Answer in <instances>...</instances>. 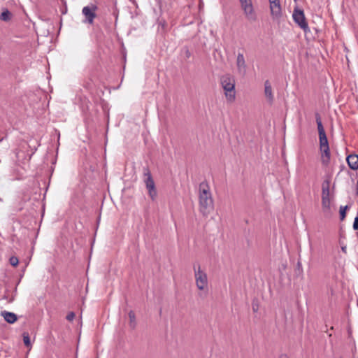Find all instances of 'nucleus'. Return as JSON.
<instances>
[{"label":"nucleus","mask_w":358,"mask_h":358,"mask_svg":"<svg viewBox=\"0 0 358 358\" xmlns=\"http://www.w3.org/2000/svg\"><path fill=\"white\" fill-rule=\"evenodd\" d=\"M315 116L318 130L320 149L322 152V164L324 166H328L331 157L329 141L320 113L317 112L315 113Z\"/></svg>","instance_id":"obj_1"},{"label":"nucleus","mask_w":358,"mask_h":358,"mask_svg":"<svg viewBox=\"0 0 358 358\" xmlns=\"http://www.w3.org/2000/svg\"><path fill=\"white\" fill-rule=\"evenodd\" d=\"M199 207L203 216H207L213 210V200L206 181L199 184Z\"/></svg>","instance_id":"obj_2"},{"label":"nucleus","mask_w":358,"mask_h":358,"mask_svg":"<svg viewBox=\"0 0 358 358\" xmlns=\"http://www.w3.org/2000/svg\"><path fill=\"white\" fill-rule=\"evenodd\" d=\"M330 183L331 176H328L322 184V209L324 217L327 218L331 217L333 215L331 209Z\"/></svg>","instance_id":"obj_3"},{"label":"nucleus","mask_w":358,"mask_h":358,"mask_svg":"<svg viewBox=\"0 0 358 358\" xmlns=\"http://www.w3.org/2000/svg\"><path fill=\"white\" fill-rule=\"evenodd\" d=\"M220 81L227 99L229 101H234L236 94L234 78L229 74H225L221 77Z\"/></svg>","instance_id":"obj_4"},{"label":"nucleus","mask_w":358,"mask_h":358,"mask_svg":"<svg viewBox=\"0 0 358 358\" xmlns=\"http://www.w3.org/2000/svg\"><path fill=\"white\" fill-rule=\"evenodd\" d=\"M292 17L294 22L301 29L303 30L305 34L306 35L308 32H310V29L308 27V22L305 17V14L303 9L299 8L298 6H296L294 9Z\"/></svg>","instance_id":"obj_5"},{"label":"nucleus","mask_w":358,"mask_h":358,"mask_svg":"<svg viewBox=\"0 0 358 358\" xmlns=\"http://www.w3.org/2000/svg\"><path fill=\"white\" fill-rule=\"evenodd\" d=\"M144 176L147 178L144 182L146 189H148V194L152 201H155L157 197V191L155 186V181L148 167L144 169Z\"/></svg>","instance_id":"obj_6"},{"label":"nucleus","mask_w":358,"mask_h":358,"mask_svg":"<svg viewBox=\"0 0 358 358\" xmlns=\"http://www.w3.org/2000/svg\"><path fill=\"white\" fill-rule=\"evenodd\" d=\"M98 10V6L94 3L85 6L82 10V13L85 16V22L89 24H93L94 19L97 17L96 11Z\"/></svg>","instance_id":"obj_7"},{"label":"nucleus","mask_w":358,"mask_h":358,"mask_svg":"<svg viewBox=\"0 0 358 358\" xmlns=\"http://www.w3.org/2000/svg\"><path fill=\"white\" fill-rule=\"evenodd\" d=\"M194 270L195 273V278L197 288L199 290H203L204 287L208 284V278L206 273L201 270L200 266H198V271H196V266L194 265Z\"/></svg>","instance_id":"obj_8"},{"label":"nucleus","mask_w":358,"mask_h":358,"mask_svg":"<svg viewBox=\"0 0 358 358\" xmlns=\"http://www.w3.org/2000/svg\"><path fill=\"white\" fill-rule=\"evenodd\" d=\"M241 7L249 20L255 21L257 17L254 12L251 0H239Z\"/></svg>","instance_id":"obj_9"},{"label":"nucleus","mask_w":358,"mask_h":358,"mask_svg":"<svg viewBox=\"0 0 358 358\" xmlns=\"http://www.w3.org/2000/svg\"><path fill=\"white\" fill-rule=\"evenodd\" d=\"M236 66L239 73L244 76L246 73L247 65L243 54L238 53L236 59Z\"/></svg>","instance_id":"obj_10"},{"label":"nucleus","mask_w":358,"mask_h":358,"mask_svg":"<svg viewBox=\"0 0 358 358\" xmlns=\"http://www.w3.org/2000/svg\"><path fill=\"white\" fill-rule=\"evenodd\" d=\"M271 14L273 18L278 19L282 16V10L280 1L270 3Z\"/></svg>","instance_id":"obj_11"},{"label":"nucleus","mask_w":358,"mask_h":358,"mask_svg":"<svg viewBox=\"0 0 358 358\" xmlns=\"http://www.w3.org/2000/svg\"><path fill=\"white\" fill-rule=\"evenodd\" d=\"M347 163L352 170L356 171L358 169V155L350 154L346 158Z\"/></svg>","instance_id":"obj_12"},{"label":"nucleus","mask_w":358,"mask_h":358,"mask_svg":"<svg viewBox=\"0 0 358 358\" xmlns=\"http://www.w3.org/2000/svg\"><path fill=\"white\" fill-rule=\"evenodd\" d=\"M264 94L268 103L272 104L273 102V95L271 83L268 80L264 83Z\"/></svg>","instance_id":"obj_13"},{"label":"nucleus","mask_w":358,"mask_h":358,"mask_svg":"<svg viewBox=\"0 0 358 358\" xmlns=\"http://www.w3.org/2000/svg\"><path fill=\"white\" fill-rule=\"evenodd\" d=\"M1 315L3 317L5 321L8 324H14L18 319V317L16 314L6 310L2 311Z\"/></svg>","instance_id":"obj_14"},{"label":"nucleus","mask_w":358,"mask_h":358,"mask_svg":"<svg viewBox=\"0 0 358 358\" xmlns=\"http://www.w3.org/2000/svg\"><path fill=\"white\" fill-rule=\"evenodd\" d=\"M128 316H129V325L130 328L132 330H134V329H136V325H137V322H136V315H135L134 311V310H130L128 313Z\"/></svg>","instance_id":"obj_15"},{"label":"nucleus","mask_w":358,"mask_h":358,"mask_svg":"<svg viewBox=\"0 0 358 358\" xmlns=\"http://www.w3.org/2000/svg\"><path fill=\"white\" fill-rule=\"evenodd\" d=\"M11 18H12V13L7 8H5L0 15V20L3 22H8L11 20Z\"/></svg>","instance_id":"obj_16"},{"label":"nucleus","mask_w":358,"mask_h":358,"mask_svg":"<svg viewBox=\"0 0 358 358\" xmlns=\"http://www.w3.org/2000/svg\"><path fill=\"white\" fill-rule=\"evenodd\" d=\"M350 206L348 205H346L345 206H341L339 209V217L341 221H343L347 215V211L350 209Z\"/></svg>","instance_id":"obj_17"},{"label":"nucleus","mask_w":358,"mask_h":358,"mask_svg":"<svg viewBox=\"0 0 358 358\" xmlns=\"http://www.w3.org/2000/svg\"><path fill=\"white\" fill-rule=\"evenodd\" d=\"M22 337H23L24 345L27 348H29V350H30L31 348V339H30V336H29V333L28 332H23Z\"/></svg>","instance_id":"obj_18"},{"label":"nucleus","mask_w":358,"mask_h":358,"mask_svg":"<svg viewBox=\"0 0 358 358\" xmlns=\"http://www.w3.org/2000/svg\"><path fill=\"white\" fill-rule=\"evenodd\" d=\"M302 273H303L302 264H301L300 260H299L297 262V264H296V268H295V270H294V275L296 277H299V276L301 275Z\"/></svg>","instance_id":"obj_19"},{"label":"nucleus","mask_w":358,"mask_h":358,"mask_svg":"<svg viewBox=\"0 0 358 358\" xmlns=\"http://www.w3.org/2000/svg\"><path fill=\"white\" fill-rule=\"evenodd\" d=\"M259 300L257 298H254L252 301V309L254 313H257L259 310Z\"/></svg>","instance_id":"obj_20"},{"label":"nucleus","mask_w":358,"mask_h":358,"mask_svg":"<svg viewBox=\"0 0 358 358\" xmlns=\"http://www.w3.org/2000/svg\"><path fill=\"white\" fill-rule=\"evenodd\" d=\"M9 263L11 266L16 267L19 264V259L17 257L13 256L9 259Z\"/></svg>","instance_id":"obj_21"},{"label":"nucleus","mask_w":358,"mask_h":358,"mask_svg":"<svg viewBox=\"0 0 358 358\" xmlns=\"http://www.w3.org/2000/svg\"><path fill=\"white\" fill-rule=\"evenodd\" d=\"M76 317V314L74 312L71 311V312H69L66 317V319L68 320V321H72Z\"/></svg>","instance_id":"obj_22"},{"label":"nucleus","mask_w":358,"mask_h":358,"mask_svg":"<svg viewBox=\"0 0 358 358\" xmlns=\"http://www.w3.org/2000/svg\"><path fill=\"white\" fill-rule=\"evenodd\" d=\"M353 229L358 231V216H356L352 225Z\"/></svg>","instance_id":"obj_23"},{"label":"nucleus","mask_w":358,"mask_h":358,"mask_svg":"<svg viewBox=\"0 0 358 358\" xmlns=\"http://www.w3.org/2000/svg\"><path fill=\"white\" fill-rule=\"evenodd\" d=\"M185 57L187 59L189 58L192 55V53L187 47H185Z\"/></svg>","instance_id":"obj_24"},{"label":"nucleus","mask_w":358,"mask_h":358,"mask_svg":"<svg viewBox=\"0 0 358 358\" xmlns=\"http://www.w3.org/2000/svg\"><path fill=\"white\" fill-rule=\"evenodd\" d=\"M341 250L343 252L346 253L347 252V248L345 245H341Z\"/></svg>","instance_id":"obj_25"},{"label":"nucleus","mask_w":358,"mask_h":358,"mask_svg":"<svg viewBox=\"0 0 358 358\" xmlns=\"http://www.w3.org/2000/svg\"><path fill=\"white\" fill-rule=\"evenodd\" d=\"M279 358H288V356L286 354H282L280 355Z\"/></svg>","instance_id":"obj_26"},{"label":"nucleus","mask_w":358,"mask_h":358,"mask_svg":"<svg viewBox=\"0 0 358 358\" xmlns=\"http://www.w3.org/2000/svg\"><path fill=\"white\" fill-rule=\"evenodd\" d=\"M3 299H8V295L7 294H4L3 296Z\"/></svg>","instance_id":"obj_27"},{"label":"nucleus","mask_w":358,"mask_h":358,"mask_svg":"<svg viewBox=\"0 0 358 358\" xmlns=\"http://www.w3.org/2000/svg\"><path fill=\"white\" fill-rule=\"evenodd\" d=\"M13 301V298H11V299L8 301V302H12Z\"/></svg>","instance_id":"obj_28"},{"label":"nucleus","mask_w":358,"mask_h":358,"mask_svg":"<svg viewBox=\"0 0 358 358\" xmlns=\"http://www.w3.org/2000/svg\"><path fill=\"white\" fill-rule=\"evenodd\" d=\"M2 141V138H0V142Z\"/></svg>","instance_id":"obj_29"},{"label":"nucleus","mask_w":358,"mask_h":358,"mask_svg":"<svg viewBox=\"0 0 358 358\" xmlns=\"http://www.w3.org/2000/svg\"><path fill=\"white\" fill-rule=\"evenodd\" d=\"M357 236H358V232H357Z\"/></svg>","instance_id":"obj_30"},{"label":"nucleus","mask_w":358,"mask_h":358,"mask_svg":"<svg viewBox=\"0 0 358 358\" xmlns=\"http://www.w3.org/2000/svg\"><path fill=\"white\" fill-rule=\"evenodd\" d=\"M338 358H343V357H338Z\"/></svg>","instance_id":"obj_31"},{"label":"nucleus","mask_w":358,"mask_h":358,"mask_svg":"<svg viewBox=\"0 0 358 358\" xmlns=\"http://www.w3.org/2000/svg\"><path fill=\"white\" fill-rule=\"evenodd\" d=\"M357 216H358V212H357Z\"/></svg>","instance_id":"obj_32"}]
</instances>
